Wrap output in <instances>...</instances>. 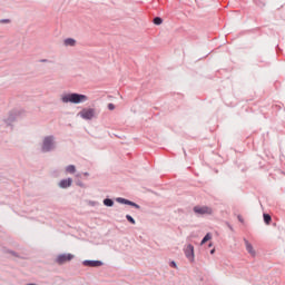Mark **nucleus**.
<instances>
[{"mask_svg": "<svg viewBox=\"0 0 285 285\" xmlns=\"http://www.w3.org/2000/svg\"><path fill=\"white\" fill-rule=\"evenodd\" d=\"M245 246H246L247 253H249V255H252V257H255L256 252H255V248H253V245L248 240H246Z\"/></svg>", "mask_w": 285, "mask_h": 285, "instance_id": "10", "label": "nucleus"}, {"mask_svg": "<svg viewBox=\"0 0 285 285\" xmlns=\"http://www.w3.org/2000/svg\"><path fill=\"white\" fill-rule=\"evenodd\" d=\"M264 222H265V224H271V222H272L271 215L264 214Z\"/></svg>", "mask_w": 285, "mask_h": 285, "instance_id": "16", "label": "nucleus"}, {"mask_svg": "<svg viewBox=\"0 0 285 285\" xmlns=\"http://www.w3.org/2000/svg\"><path fill=\"white\" fill-rule=\"evenodd\" d=\"M126 219H127V222H129L130 224H136L135 218H132V216H130V215H127V216H126Z\"/></svg>", "mask_w": 285, "mask_h": 285, "instance_id": "17", "label": "nucleus"}, {"mask_svg": "<svg viewBox=\"0 0 285 285\" xmlns=\"http://www.w3.org/2000/svg\"><path fill=\"white\" fill-rule=\"evenodd\" d=\"M154 23H155V26H161V23H164V20H161V18H159V17H156L154 19Z\"/></svg>", "mask_w": 285, "mask_h": 285, "instance_id": "15", "label": "nucleus"}, {"mask_svg": "<svg viewBox=\"0 0 285 285\" xmlns=\"http://www.w3.org/2000/svg\"><path fill=\"white\" fill-rule=\"evenodd\" d=\"M71 259H72V255L61 254L56 257L55 262L56 264H59V266H61L63 264H68V262H70Z\"/></svg>", "mask_w": 285, "mask_h": 285, "instance_id": "4", "label": "nucleus"}, {"mask_svg": "<svg viewBox=\"0 0 285 285\" xmlns=\"http://www.w3.org/2000/svg\"><path fill=\"white\" fill-rule=\"evenodd\" d=\"M72 181L70 180V178L68 179H62L60 183H59V187L60 188H70Z\"/></svg>", "mask_w": 285, "mask_h": 285, "instance_id": "11", "label": "nucleus"}, {"mask_svg": "<svg viewBox=\"0 0 285 285\" xmlns=\"http://www.w3.org/2000/svg\"><path fill=\"white\" fill-rule=\"evenodd\" d=\"M2 23H8V20H2Z\"/></svg>", "mask_w": 285, "mask_h": 285, "instance_id": "24", "label": "nucleus"}, {"mask_svg": "<svg viewBox=\"0 0 285 285\" xmlns=\"http://www.w3.org/2000/svg\"><path fill=\"white\" fill-rule=\"evenodd\" d=\"M238 219H239V222H244V219H242V216H238Z\"/></svg>", "mask_w": 285, "mask_h": 285, "instance_id": "22", "label": "nucleus"}, {"mask_svg": "<svg viewBox=\"0 0 285 285\" xmlns=\"http://www.w3.org/2000/svg\"><path fill=\"white\" fill-rule=\"evenodd\" d=\"M117 202L119 204H126L127 206H134V208H140L139 205H137L136 203L130 202V200L125 199V198H117Z\"/></svg>", "mask_w": 285, "mask_h": 285, "instance_id": "9", "label": "nucleus"}, {"mask_svg": "<svg viewBox=\"0 0 285 285\" xmlns=\"http://www.w3.org/2000/svg\"><path fill=\"white\" fill-rule=\"evenodd\" d=\"M108 108H109V110H112L115 108V106L112 104H109Z\"/></svg>", "mask_w": 285, "mask_h": 285, "instance_id": "20", "label": "nucleus"}, {"mask_svg": "<svg viewBox=\"0 0 285 285\" xmlns=\"http://www.w3.org/2000/svg\"><path fill=\"white\" fill-rule=\"evenodd\" d=\"M210 254H212V255L215 254V249H212V250H210Z\"/></svg>", "mask_w": 285, "mask_h": 285, "instance_id": "23", "label": "nucleus"}, {"mask_svg": "<svg viewBox=\"0 0 285 285\" xmlns=\"http://www.w3.org/2000/svg\"><path fill=\"white\" fill-rule=\"evenodd\" d=\"M88 96L82 94H72V104H86Z\"/></svg>", "mask_w": 285, "mask_h": 285, "instance_id": "5", "label": "nucleus"}, {"mask_svg": "<svg viewBox=\"0 0 285 285\" xmlns=\"http://www.w3.org/2000/svg\"><path fill=\"white\" fill-rule=\"evenodd\" d=\"M75 170H76L75 167H72V173H75Z\"/></svg>", "mask_w": 285, "mask_h": 285, "instance_id": "25", "label": "nucleus"}, {"mask_svg": "<svg viewBox=\"0 0 285 285\" xmlns=\"http://www.w3.org/2000/svg\"><path fill=\"white\" fill-rule=\"evenodd\" d=\"M210 239H213V236L210 234H206V236L200 242V246H204V244H206V242H210Z\"/></svg>", "mask_w": 285, "mask_h": 285, "instance_id": "13", "label": "nucleus"}, {"mask_svg": "<svg viewBox=\"0 0 285 285\" xmlns=\"http://www.w3.org/2000/svg\"><path fill=\"white\" fill-rule=\"evenodd\" d=\"M67 173H72V166L67 167Z\"/></svg>", "mask_w": 285, "mask_h": 285, "instance_id": "19", "label": "nucleus"}, {"mask_svg": "<svg viewBox=\"0 0 285 285\" xmlns=\"http://www.w3.org/2000/svg\"><path fill=\"white\" fill-rule=\"evenodd\" d=\"M171 266H174V268H177V264H175V262H171Z\"/></svg>", "mask_w": 285, "mask_h": 285, "instance_id": "21", "label": "nucleus"}, {"mask_svg": "<svg viewBox=\"0 0 285 285\" xmlns=\"http://www.w3.org/2000/svg\"><path fill=\"white\" fill-rule=\"evenodd\" d=\"M52 148H55V138L52 136L46 137L42 142V151L49 153Z\"/></svg>", "mask_w": 285, "mask_h": 285, "instance_id": "2", "label": "nucleus"}, {"mask_svg": "<svg viewBox=\"0 0 285 285\" xmlns=\"http://www.w3.org/2000/svg\"><path fill=\"white\" fill-rule=\"evenodd\" d=\"M194 213H196V215H213V208L208 206H195Z\"/></svg>", "mask_w": 285, "mask_h": 285, "instance_id": "3", "label": "nucleus"}, {"mask_svg": "<svg viewBox=\"0 0 285 285\" xmlns=\"http://www.w3.org/2000/svg\"><path fill=\"white\" fill-rule=\"evenodd\" d=\"M61 101L63 104H70L72 102V94H65L61 96Z\"/></svg>", "mask_w": 285, "mask_h": 285, "instance_id": "12", "label": "nucleus"}, {"mask_svg": "<svg viewBox=\"0 0 285 285\" xmlns=\"http://www.w3.org/2000/svg\"><path fill=\"white\" fill-rule=\"evenodd\" d=\"M83 266H89L90 268H99V266H104L101 261H83Z\"/></svg>", "mask_w": 285, "mask_h": 285, "instance_id": "7", "label": "nucleus"}, {"mask_svg": "<svg viewBox=\"0 0 285 285\" xmlns=\"http://www.w3.org/2000/svg\"><path fill=\"white\" fill-rule=\"evenodd\" d=\"M185 255L189 262H193V259H195V247L193 245H187L185 248Z\"/></svg>", "mask_w": 285, "mask_h": 285, "instance_id": "6", "label": "nucleus"}, {"mask_svg": "<svg viewBox=\"0 0 285 285\" xmlns=\"http://www.w3.org/2000/svg\"><path fill=\"white\" fill-rule=\"evenodd\" d=\"M104 204H105V206H109V207L115 206V202H112V199H110V198L105 199Z\"/></svg>", "mask_w": 285, "mask_h": 285, "instance_id": "14", "label": "nucleus"}, {"mask_svg": "<svg viewBox=\"0 0 285 285\" xmlns=\"http://www.w3.org/2000/svg\"><path fill=\"white\" fill-rule=\"evenodd\" d=\"M88 173H83V174H78L75 176V181L77 184V186H83V183L79 181V179H88Z\"/></svg>", "mask_w": 285, "mask_h": 285, "instance_id": "8", "label": "nucleus"}, {"mask_svg": "<svg viewBox=\"0 0 285 285\" xmlns=\"http://www.w3.org/2000/svg\"><path fill=\"white\" fill-rule=\"evenodd\" d=\"M77 117H81V119L90 120L97 117V111L92 108H83Z\"/></svg>", "mask_w": 285, "mask_h": 285, "instance_id": "1", "label": "nucleus"}, {"mask_svg": "<svg viewBox=\"0 0 285 285\" xmlns=\"http://www.w3.org/2000/svg\"><path fill=\"white\" fill-rule=\"evenodd\" d=\"M63 46H72V40L71 38H68L63 41Z\"/></svg>", "mask_w": 285, "mask_h": 285, "instance_id": "18", "label": "nucleus"}]
</instances>
